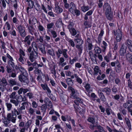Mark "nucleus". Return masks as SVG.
I'll return each mask as SVG.
<instances>
[{
	"mask_svg": "<svg viewBox=\"0 0 132 132\" xmlns=\"http://www.w3.org/2000/svg\"><path fill=\"white\" fill-rule=\"evenodd\" d=\"M60 97L61 100L64 103L67 101L68 97L66 95L62 93L60 95Z\"/></svg>",
	"mask_w": 132,
	"mask_h": 132,
	"instance_id": "15",
	"label": "nucleus"
},
{
	"mask_svg": "<svg viewBox=\"0 0 132 132\" xmlns=\"http://www.w3.org/2000/svg\"><path fill=\"white\" fill-rule=\"evenodd\" d=\"M63 2L64 7L66 9L69 8L70 6V4L67 3V0H63Z\"/></svg>",
	"mask_w": 132,
	"mask_h": 132,
	"instance_id": "32",
	"label": "nucleus"
},
{
	"mask_svg": "<svg viewBox=\"0 0 132 132\" xmlns=\"http://www.w3.org/2000/svg\"><path fill=\"white\" fill-rule=\"evenodd\" d=\"M28 4L29 7L27 8V11H28L29 9H31L33 7V6L34 5L33 1L31 0H29L28 3Z\"/></svg>",
	"mask_w": 132,
	"mask_h": 132,
	"instance_id": "21",
	"label": "nucleus"
},
{
	"mask_svg": "<svg viewBox=\"0 0 132 132\" xmlns=\"http://www.w3.org/2000/svg\"><path fill=\"white\" fill-rule=\"evenodd\" d=\"M32 45L33 48H34V50H36V49L38 50L36 44L35 42H33L32 43Z\"/></svg>",
	"mask_w": 132,
	"mask_h": 132,
	"instance_id": "52",
	"label": "nucleus"
},
{
	"mask_svg": "<svg viewBox=\"0 0 132 132\" xmlns=\"http://www.w3.org/2000/svg\"><path fill=\"white\" fill-rule=\"evenodd\" d=\"M114 34L115 36H116V39L117 42H120L122 39V34L120 30L119 29H118L116 31L114 30L113 31Z\"/></svg>",
	"mask_w": 132,
	"mask_h": 132,
	"instance_id": "4",
	"label": "nucleus"
},
{
	"mask_svg": "<svg viewBox=\"0 0 132 132\" xmlns=\"http://www.w3.org/2000/svg\"><path fill=\"white\" fill-rule=\"evenodd\" d=\"M47 104L48 106H49L50 108H52V104L51 101L48 102L47 103H46Z\"/></svg>",
	"mask_w": 132,
	"mask_h": 132,
	"instance_id": "62",
	"label": "nucleus"
},
{
	"mask_svg": "<svg viewBox=\"0 0 132 132\" xmlns=\"http://www.w3.org/2000/svg\"><path fill=\"white\" fill-rule=\"evenodd\" d=\"M74 107L76 111L80 113H82L84 112V110L81 108L79 106H77L76 105H74Z\"/></svg>",
	"mask_w": 132,
	"mask_h": 132,
	"instance_id": "14",
	"label": "nucleus"
},
{
	"mask_svg": "<svg viewBox=\"0 0 132 132\" xmlns=\"http://www.w3.org/2000/svg\"><path fill=\"white\" fill-rule=\"evenodd\" d=\"M47 105L46 104H43L41 106V110L45 112L47 108Z\"/></svg>",
	"mask_w": 132,
	"mask_h": 132,
	"instance_id": "49",
	"label": "nucleus"
},
{
	"mask_svg": "<svg viewBox=\"0 0 132 132\" xmlns=\"http://www.w3.org/2000/svg\"><path fill=\"white\" fill-rule=\"evenodd\" d=\"M66 81L69 86H71L73 84V82L71 78H67L66 79Z\"/></svg>",
	"mask_w": 132,
	"mask_h": 132,
	"instance_id": "28",
	"label": "nucleus"
},
{
	"mask_svg": "<svg viewBox=\"0 0 132 132\" xmlns=\"http://www.w3.org/2000/svg\"><path fill=\"white\" fill-rule=\"evenodd\" d=\"M16 117V116L15 113H13L12 112V114L11 113H9L7 115V119L10 122L11 121L13 123H15V122Z\"/></svg>",
	"mask_w": 132,
	"mask_h": 132,
	"instance_id": "5",
	"label": "nucleus"
},
{
	"mask_svg": "<svg viewBox=\"0 0 132 132\" xmlns=\"http://www.w3.org/2000/svg\"><path fill=\"white\" fill-rule=\"evenodd\" d=\"M30 36L28 35L25 38L24 42L26 44H27L28 45H30Z\"/></svg>",
	"mask_w": 132,
	"mask_h": 132,
	"instance_id": "17",
	"label": "nucleus"
},
{
	"mask_svg": "<svg viewBox=\"0 0 132 132\" xmlns=\"http://www.w3.org/2000/svg\"><path fill=\"white\" fill-rule=\"evenodd\" d=\"M39 41V42L41 43H43L44 40L43 37L42 36H40L39 39H37L36 40V42H38Z\"/></svg>",
	"mask_w": 132,
	"mask_h": 132,
	"instance_id": "51",
	"label": "nucleus"
},
{
	"mask_svg": "<svg viewBox=\"0 0 132 132\" xmlns=\"http://www.w3.org/2000/svg\"><path fill=\"white\" fill-rule=\"evenodd\" d=\"M95 52L96 54H100L101 52V50L100 48L98 47H95L94 49Z\"/></svg>",
	"mask_w": 132,
	"mask_h": 132,
	"instance_id": "25",
	"label": "nucleus"
},
{
	"mask_svg": "<svg viewBox=\"0 0 132 132\" xmlns=\"http://www.w3.org/2000/svg\"><path fill=\"white\" fill-rule=\"evenodd\" d=\"M10 102L14 104L15 106H17L19 103V101L18 100H15L13 99H11Z\"/></svg>",
	"mask_w": 132,
	"mask_h": 132,
	"instance_id": "23",
	"label": "nucleus"
},
{
	"mask_svg": "<svg viewBox=\"0 0 132 132\" xmlns=\"http://www.w3.org/2000/svg\"><path fill=\"white\" fill-rule=\"evenodd\" d=\"M125 119L126 121L127 125L128 126L130 130L131 129V125L129 119L125 117Z\"/></svg>",
	"mask_w": 132,
	"mask_h": 132,
	"instance_id": "27",
	"label": "nucleus"
},
{
	"mask_svg": "<svg viewBox=\"0 0 132 132\" xmlns=\"http://www.w3.org/2000/svg\"><path fill=\"white\" fill-rule=\"evenodd\" d=\"M93 52L91 51H90L89 53V55L90 56V58L92 59L93 58Z\"/></svg>",
	"mask_w": 132,
	"mask_h": 132,
	"instance_id": "64",
	"label": "nucleus"
},
{
	"mask_svg": "<svg viewBox=\"0 0 132 132\" xmlns=\"http://www.w3.org/2000/svg\"><path fill=\"white\" fill-rule=\"evenodd\" d=\"M35 73L38 75H41L42 74V72L40 70H39L38 69H35L34 71Z\"/></svg>",
	"mask_w": 132,
	"mask_h": 132,
	"instance_id": "44",
	"label": "nucleus"
},
{
	"mask_svg": "<svg viewBox=\"0 0 132 132\" xmlns=\"http://www.w3.org/2000/svg\"><path fill=\"white\" fill-rule=\"evenodd\" d=\"M74 40L76 42L77 45H82L83 43V41L80 38L75 39Z\"/></svg>",
	"mask_w": 132,
	"mask_h": 132,
	"instance_id": "24",
	"label": "nucleus"
},
{
	"mask_svg": "<svg viewBox=\"0 0 132 132\" xmlns=\"http://www.w3.org/2000/svg\"><path fill=\"white\" fill-rule=\"evenodd\" d=\"M97 129L99 132H105L103 128L100 125Z\"/></svg>",
	"mask_w": 132,
	"mask_h": 132,
	"instance_id": "42",
	"label": "nucleus"
},
{
	"mask_svg": "<svg viewBox=\"0 0 132 132\" xmlns=\"http://www.w3.org/2000/svg\"><path fill=\"white\" fill-rule=\"evenodd\" d=\"M123 106L125 108H131L132 107V104H130L129 101H128L126 103L123 105Z\"/></svg>",
	"mask_w": 132,
	"mask_h": 132,
	"instance_id": "22",
	"label": "nucleus"
},
{
	"mask_svg": "<svg viewBox=\"0 0 132 132\" xmlns=\"http://www.w3.org/2000/svg\"><path fill=\"white\" fill-rule=\"evenodd\" d=\"M127 46L125 43H123L122 45L120 51V54L121 56H124L126 52Z\"/></svg>",
	"mask_w": 132,
	"mask_h": 132,
	"instance_id": "6",
	"label": "nucleus"
},
{
	"mask_svg": "<svg viewBox=\"0 0 132 132\" xmlns=\"http://www.w3.org/2000/svg\"><path fill=\"white\" fill-rule=\"evenodd\" d=\"M71 97L74 99H76L78 97L76 93L73 94V95H71Z\"/></svg>",
	"mask_w": 132,
	"mask_h": 132,
	"instance_id": "63",
	"label": "nucleus"
},
{
	"mask_svg": "<svg viewBox=\"0 0 132 132\" xmlns=\"http://www.w3.org/2000/svg\"><path fill=\"white\" fill-rule=\"evenodd\" d=\"M69 42L70 44L71 45L72 47H74L75 46L74 42L72 40H69Z\"/></svg>",
	"mask_w": 132,
	"mask_h": 132,
	"instance_id": "58",
	"label": "nucleus"
},
{
	"mask_svg": "<svg viewBox=\"0 0 132 132\" xmlns=\"http://www.w3.org/2000/svg\"><path fill=\"white\" fill-rule=\"evenodd\" d=\"M28 74L26 76L23 74H20L18 77L19 80L24 85L28 84L29 81L28 78Z\"/></svg>",
	"mask_w": 132,
	"mask_h": 132,
	"instance_id": "3",
	"label": "nucleus"
},
{
	"mask_svg": "<svg viewBox=\"0 0 132 132\" xmlns=\"http://www.w3.org/2000/svg\"><path fill=\"white\" fill-rule=\"evenodd\" d=\"M28 27L29 32L32 35V32L34 31V28H33L32 25H30Z\"/></svg>",
	"mask_w": 132,
	"mask_h": 132,
	"instance_id": "46",
	"label": "nucleus"
},
{
	"mask_svg": "<svg viewBox=\"0 0 132 132\" xmlns=\"http://www.w3.org/2000/svg\"><path fill=\"white\" fill-rule=\"evenodd\" d=\"M4 120V123L5 124V126H7V125L10 123V122L7 119V118L6 119H5V120Z\"/></svg>",
	"mask_w": 132,
	"mask_h": 132,
	"instance_id": "57",
	"label": "nucleus"
},
{
	"mask_svg": "<svg viewBox=\"0 0 132 132\" xmlns=\"http://www.w3.org/2000/svg\"><path fill=\"white\" fill-rule=\"evenodd\" d=\"M13 61L9 60L8 61V64L9 65L11 66L13 68H14L15 66L14 63L13 62Z\"/></svg>",
	"mask_w": 132,
	"mask_h": 132,
	"instance_id": "41",
	"label": "nucleus"
},
{
	"mask_svg": "<svg viewBox=\"0 0 132 132\" xmlns=\"http://www.w3.org/2000/svg\"><path fill=\"white\" fill-rule=\"evenodd\" d=\"M15 92H12V94L9 95L10 98L12 99H15L16 97Z\"/></svg>",
	"mask_w": 132,
	"mask_h": 132,
	"instance_id": "43",
	"label": "nucleus"
},
{
	"mask_svg": "<svg viewBox=\"0 0 132 132\" xmlns=\"http://www.w3.org/2000/svg\"><path fill=\"white\" fill-rule=\"evenodd\" d=\"M94 74L95 75H97L98 73L100 75L101 74V71L99 69V67L97 66H96L94 67Z\"/></svg>",
	"mask_w": 132,
	"mask_h": 132,
	"instance_id": "13",
	"label": "nucleus"
},
{
	"mask_svg": "<svg viewBox=\"0 0 132 132\" xmlns=\"http://www.w3.org/2000/svg\"><path fill=\"white\" fill-rule=\"evenodd\" d=\"M87 120L88 122L91 123H94L95 122V119L92 117H89Z\"/></svg>",
	"mask_w": 132,
	"mask_h": 132,
	"instance_id": "39",
	"label": "nucleus"
},
{
	"mask_svg": "<svg viewBox=\"0 0 132 132\" xmlns=\"http://www.w3.org/2000/svg\"><path fill=\"white\" fill-rule=\"evenodd\" d=\"M29 112L31 115H33L35 112V111L33 108H30L28 110Z\"/></svg>",
	"mask_w": 132,
	"mask_h": 132,
	"instance_id": "47",
	"label": "nucleus"
},
{
	"mask_svg": "<svg viewBox=\"0 0 132 132\" xmlns=\"http://www.w3.org/2000/svg\"><path fill=\"white\" fill-rule=\"evenodd\" d=\"M124 43L126 44L127 47H128L130 51L132 52V42L130 40H127Z\"/></svg>",
	"mask_w": 132,
	"mask_h": 132,
	"instance_id": "9",
	"label": "nucleus"
},
{
	"mask_svg": "<svg viewBox=\"0 0 132 132\" xmlns=\"http://www.w3.org/2000/svg\"><path fill=\"white\" fill-rule=\"evenodd\" d=\"M18 29L21 35L23 37L25 36L26 33L24 29V27L23 25H19L18 28Z\"/></svg>",
	"mask_w": 132,
	"mask_h": 132,
	"instance_id": "7",
	"label": "nucleus"
},
{
	"mask_svg": "<svg viewBox=\"0 0 132 132\" xmlns=\"http://www.w3.org/2000/svg\"><path fill=\"white\" fill-rule=\"evenodd\" d=\"M74 75L75 77L76 78L77 81L80 84H81L82 83V80L81 79L79 78L78 77L77 75V74H75Z\"/></svg>",
	"mask_w": 132,
	"mask_h": 132,
	"instance_id": "34",
	"label": "nucleus"
},
{
	"mask_svg": "<svg viewBox=\"0 0 132 132\" xmlns=\"http://www.w3.org/2000/svg\"><path fill=\"white\" fill-rule=\"evenodd\" d=\"M99 95L100 97V98L103 101H105L106 100V99L104 95L103 94L102 92H100L99 93Z\"/></svg>",
	"mask_w": 132,
	"mask_h": 132,
	"instance_id": "30",
	"label": "nucleus"
},
{
	"mask_svg": "<svg viewBox=\"0 0 132 132\" xmlns=\"http://www.w3.org/2000/svg\"><path fill=\"white\" fill-rule=\"evenodd\" d=\"M8 111L11 110L12 109V105L10 103H6Z\"/></svg>",
	"mask_w": 132,
	"mask_h": 132,
	"instance_id": "40",
	"label": "nucleus"
},
{
	"mask_svg": "<svg viewBox=\"0 0 132 132\" xmlns=\"http://www.w3.org/2000/svg\"><path fill=\"white\" fill-rule=\"evenodd\" d=\"M9 82L12 86L16 84V81L13 79L10 80H9Z\"/></svg>",
	"mask_w": 132,
	"mask_h": 132,
	"instance_id": "35",
	"label": "nucleus"
},
{
	"mask_svg": "<svg viewBox=\"0 0 132 132\" xmlns=\"http://www.w3.org/2000/svg\"><path fill=\"white\" fill-rule=\"evenodd\" d=\"M32 107L34 108H36L38 106L37 104L36 103V102L35 101H34L32 103Z\"/></svg>",
	"mask_w": 132,
	"mask_h": 132,
	"instance_id": "60",
	"label": "nucleus"
},
{
	"mask_svg": "<svg viewBox=\"0 0 132 132\" xmlns=\"http://www.w3.org/2000/svg\"><path fill=\"white\" fill-rule=\"evenodd\" d=\"M82 45H76V47L78 49V51L81 53L82 51V47L81 46Z\"/></svg>",
	"mask_w": 132,
	"mask_h": 132,
	"instance_id": "31",
	"label": "nucleus"
},
{
	"mask_svg": "<svg viewBox=\"0 0 132 132\" xmlns=\"http://www.w3.org/2000/svg\"><path fill=\"white\" fill-rule=\"evenodd\" d=\"M69 7H70V8L69 9V11L72 13H73L74 11L76 9V6L75 4L71 2L70 4Z\"/></svg>",
	"mask_w": 132,
	"mask_h": 132,
	"instance_id": "8",
	"label": "nucleus"
},
{
	"mask_svg": "<svg viewBox=\"0 0 132 132\" xmlns=\"http://www.w3.org/2000/svg\"><path fill=\"white\" fill-rule=\"evenodd\" d=\"M38 48L42 53L44 54H46V52L45 51V47L43 45H41L38 46Z\"/></svg>",
	"mask_w": 132,
	"mask_h": 132,
	"instance_id": "16",
	"label": "nucleus"
},
{
	"mask_svg": "<svg viewBox=\"0 0 132 132\" xmlns=\"http://www.w3.org/2000/svg\"><path fill=\"white\" fill-rule=\"evenodd\" d=\"M74 12L77 16L79 15L80 13V11L76 9L74 11Z\"/></svg>",
	"mask_w": 132,
	"mask_h": 132,
	"instance_id": "55",
	"label": "nucleus"
},
{
	"mask_svg": "<svg viewBox=\"0 0 132 132\" xmlns=\"http://www.w3.org/2000/svg\"><path fill=\"white\" fill-rule=\"evenodd\" d=\"M77 58L76 57H75L74 58L72 59H70L69 61V63L71 64H73L75 62H76L77 60Z\"/></svg>",
	"mask_w": 132,
	"mask_h": 132,
	"instance_id": "45",
	"label": "nucleus"
},
{
	"mask_svg": "<svg viewBox=\"0 0 132 132\" xmlns=\"http://www.w3.org/2000/svg\"><path fill=\"white\" fill-rule=\"evenodd\" d=\"M90 125L89 126V128L92 130H93L96 127L97 128V129L100 125L97 122H96L95 123H94Z\"/></svg>",
	"mask_w": 132,
	"mask_h": 132,
	"instance_id": "11",
	"label": "nucleus"
},
{
	"mask_svg": "<svg viewBox=\"0 0 132 132\" xmlns=\"http://www.w3.org/2000/svg\"><path fill=\"white\" fill-rule=\"evenodd\" d=\"M18 60L19 61L21 62L22 64H24V60L23 57L21 55H20V57L18 59Z\"/></svg>",
	"mask_w": 132,
	"mask_h": 132,
	"instance_id": "48",
	"label": "nucleus"
},
{
	"mask_svg": "<svg viewBox=\"0 0 132 132\" xmlns=\"http://www.w3.org/2000/svg\"><path fill=\"white\" fill-rule=\"evenodd\" d=\"M38 51L37 49L34 50V48H33V50L30 53L29 59L31 62H34L35 59L37 58L38 54Z\"/></svg>",
	"mask_w": 132,
	"mask_h": 132,
	"instance_id": "2",
	"label": "nucleus"
},
{
	"mask_svg": "<svg viewBox=\"0 0 132 132\" xmlns=\"http://www.w3.org/2000/svg\"><path fill=\"white\" fill-rule=\"evenodd\" d=\"M103 9L104 10L106 11L105 14L107 19L110 20H111L112 18L113 15L110 5L107 3H105L103 6Z\"/></svg>",
	"mask_w": 132,
	"mask_h": 132,
	"instance_id": "1",
	"label": "nucleus"
},
{
	"mask_svg": "<svg viewBox=\"0 0 132 132\" xmlns=\"http://www.w3.org/2000/svg\"><path fill=\"white\" fill-rule=\"evenodd\" d=\"M115 70L117 73H119L121 72L122 69L120 65L117 66L115 67Z\"/></svg>",
	"mask_w": 132,
	"mask_h": 132,
	"instance_id": "26",
	"label": "nucleus"
},
{
	"mask_svg": "<svg viewBox=\"0 0 132 132\" xmlns=\"http://www.w3.org/2000/svg\"><path fill=\"white\" fill-rule=\"evenodd\" d=\"M101 91L103 92H105L106 94L108 95L110 94V93L111 91V90L110 88L108 87H106L102 89Z\"/></svg>",
	"mask_w": 132,
	"mask_h": 132,
	"instance_id": "18",
	"label": "nucleus"
},
{
	"mask_svg": "<svg viewBox=\"0 0 132 132\" xmlns=\"http://www.w3.org/2000/svg\"><path fill=\"white\" fill-rule=\"evenodd\" d=\"M21 104L22 106L20 107V108L18 109V110L20 112H22V110L25 109V107H27L26 105H28V103L26 102H24L22 103Z\"/></svg>",
	"mask_w": 132,
	"mask_h": 132,
	"instance_id": "12",
	"label": "nucleus"
},
{
	"mask_svg": "<svg viewBox=\"0 0 132 132\" xmlns=\"http://www.w3.org/2000/svg\"><path fill=\"white\" fill-rule=\"evenodd\" d=\"M81 9L83 12H85L88 10L89 8L88 6H82L81 7Z\"/></svg>",
	"mask_w": 132,
	"mask_h": 132,
	"instance_id": "33",
	"label": "nucleus"
},
{
	"mask_svg": "<svg viewBox=\"0 0 132 132\" xmlns=\"http://www.w3.org/2000/svg\"><path fill=\"white\" fill-rule=\"evenodd\" d=\"M18 68L19 70L21 72V74L26 76L27 74H28L27 71L22 67L21 65L18 66Z\"/></svg>",
	"mask_w": 132,
	"mask_h": 132,
	"instance_id": "10",
	"label": "nucleus"
},
{
	"mask_svg": "<svg viewBox=\"0 0 132 132\" xmlns=\"http://www.w3.org/2000/svg\"><path fill=\"white\" fill-rule=\"evenodd\" d=\"M47 53L52 56H54L55 55L54 50L52 49L48 50L47 51Z\"/></svg>",
	"mask_w": 132,
	"mask_h": 132,
	"instance_id": "29",
	"label": "nucleus"
},
{
	"mask_svg": "<svg viewBox=\"0 0 132 132\" xmlns=\"http://www.w3.org/2000/svg\"><path fill=\"white\" fill-rule=\"evenodd\" d=\"M85 87L86 90L88 92L89 91L91 87L90 85L88 83L86 84L85 86Z\"/></svg>",
	"mask_w": 132,
	"mask_h": 132,
	"instance_id": "38",
	"label": "nucleus"
},
{
	"mask_svg": "<svg viewBox=\"0 0 132 132\" xmlns=\"http://www.w3.org/2000/svg\"><path fill=\"white\" fill-rule=\"evenodd\" d=\"M70 32L72 36H74L76 34V31L75 29L74 28H72V29L70 30Z\"/></svg>",
	"mask_w": 132,
	"mask_h": 132,
	"instance_id": "36",
	"label": "nucleus"
},
{
	"mask_svg": "<svg viewBox=\"0 0 132 132\" xmlns=\"http://www.w3.org/2000/svg\"><path fill=\"white\" fill-rule=\"evenodd\" d=\"M56 24L57 25H63V24L62 22V20L60 19H59L57 20Z\"/></svg>",
	"mask_w": 132,
	"mask_h": 132,
	"instance_id": "54",
	"label": "nucleus"
},
{
	"mask_svg": "<svg viewBox=\"0 0 132 132\" xmlns=\"http://www.w3.org/2000/svg\"><path fill=\"white\" fill-rule=\"evenodd\" d=\"M68 13L67 11H64L63 15L65 19L68 18Z\"/></svg>",
	"mask_w": 132,
	"mask_h": 132,
	"instance_id": "56",
	"label": "nucleus"
},
{
	"mask_svg": "<svg viewBox=\"0 0 132 132\" xmlns=\"http://www.w3.org/2000/svg\"><path fill=\"white\" fill-rule=\"evenodd\" d=\"M67 49H65L63 50V52L62 54L66 58H67L68 56L67 54Z\"/></svg>",
	"mask_w": 132,
	"mask_h": 132,
	"instance_id": "37",
	"label": "nucleus"
},
{
	"mask_svg": "<svg viewBox=\"0 0 132 132\" xmlns=\"http://www.w3.org/2000/svg\"><path fill=\"white\" fill-rule=\"evenodd\" d=\"M117 117L118 119L119 120H122L123 119L121 114L119 113L117 114Z\"/></svg>",
	"mask_w": 132,
	"mask_h": 132,
	"instance_id": "61",
	"label": "nucleus"
},
{
	"mask_svg": "<svg viewBox=\"0 0 132 132\" xmlns=\"http://www.w3.org/2000/svg\"><path fill=\"white\" fill-rule=\"evenodd\" d=\"M27 96H28L30 99L32 98L33 97V94L31 93H29L27 94Z\"/></svg>",
	"mask_w": 132,
	"mask_h": 132,
	"instance_id": "53",
	"label": "nucleus"
},
{
	"mask_svg": "<svg viewBox=\"0 0 132 132\" xmlns=\"http://www.w3.org/2000/svg\"><path fill=\"white\" fill-rule=\"evenodd\" d=\"M126 57L127 60L131 64H132V55L128 53L126 55Z\"/></svg>",
	"mask_w": 132,
	"mask_h": 132,
	"instance_id": "19",
	"label": "nucleus"
},
{
	"mask_svg": "<svg viewBox=\"0 0 132 132\" xmlns=\"http://www.w3.org/2000/svg\"><path fill=\"white\" fill-rule=\"evenodd\" d=\"M1 82H2V84L5 86L7 84V82L6 80V79L4 78H3Z\"/></svg>",
	"mask_w": 132,
	"mask_h": 132,
	"instance_id": "50",
	"label": "nucleus"
},
{
	"mask_svg": "<svg viewBox=\"0 0 132 132\" xmlns=\"http://www.w3.org/2000/svg\"><path fill=\"white\" fill-rule=\"evenodd\" d=\"M55 12L58 14L61 13L63 11V9L59 6H55Z\"/></svg>",
	"mask_w": 132,
	"mask_h": 132,
	"instance_id": "20",
	"label": "nucleus"
},
{
	"mask_svg": "<svg viewBox=\"0 0 132 132\" xmlns=\"http://www.w3.org/2000/svg\"><path fill=\"white\" fill-rule=\"evenodd\" d=\"M16 74L15 73L12 72L11 74L9 75V77H12L13 78H15L16 77Z\"/></svg>",
	"mask_w": 132,
	"mask_h": 132,
	"instance_id": "59",
	"label": "nucleus"
}]
</instances>
